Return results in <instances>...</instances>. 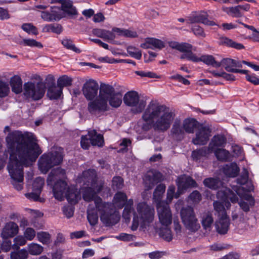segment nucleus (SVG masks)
<instances>
[{
    "instance_id": "f257e3e1",
    "label": "nucleus",
    "mask_w": 259,
    "mask_h": 259,
    "mask_svg": "<svg viewBox=\"0 0 259 259\" xmlns=\"http://www.w3.org/2000/svg\"><path fill=\"white\" fill-rule=\"evenodd\" d=\"M6 141L10 151L7 167L13 179L12 184L15 189L20 191L23 185V165L27 166L30 162L35 161L42 150L35 138L25 136L20 132L10 134Z\"/></svg>"
},
{
    "instance_id": "f03ea898",
    "label": "nucleus",
    "mask_w": 259,
    "mask_h": 259,
    "mask_svg": "<svg viewBox=\"0 0 259 259\" xmlns=\"http://www.w3.org/2000/svg\"><path fill=\"white\" fill-rule=\"evenodd\" d=\"M104 183L100 182L95 188L90 186L84 188L82 191V197L87 202L94 201L96 208L101 213L100 219L106 226L113 225L117 223L120 218L116 213L114 205L111 203L104 202L101 197L97 196L102 190Z\"/></svg>"
},
{
    "instance_id": "7ed1b4c3",
    "label": "nucleus",
    "mask_w": 259,
    "mask_h": 259,
    "mask_svg": "<svg viewBox=\"0 0 259 259\" xmlns=\"http://www.w3.org/2000/svg\"><path fill=\"white\" fill-rule=\"evenodd\" d=\"M174 111L170 110L164 105L151 101L142 116L144 121H153V128L155 131H166L175 117Z\"/></svg>"
},
{
    "instance_id": "20e7f679",
    "label": "nucleus",
    "mask_w": 259,
    "mask_h": 259,
    "mask_svg": "<svg viewBox=\"0 0 259 259\" xmlns=\"http://www.w3.org/2000/svg\"><path fill=\"white\" fill-rule=\"evenodd\" d=\"M62 160L63 155L59 151L44 153L38 160V168L42 173L46 174L53 167L60 164Z\"/></svg>"
},
{
    "instance_id": "39448f33",
    "label": "nucleus",
    "mask_w": 259,
    "mask_h": 259,
    "mask_svg": "<svg viewBox=\"0 0 259 259\" xmlns=\"http://www.w3.org/2000/svg\"><path fill=\"white\" fill-rule=\"evenodd\" d=\"M46 90V84L41 81L36 83L28 81L24 84V95L34 101L41 99L44 97Z\"/></svg>"
},
{
    "instance_id": "423d86ee",
    "label": "nucleus",
    "mask_w": 259,
    "mask_h": 259,
    "mask_svg": "<svg viewBox=\"0 0 259 259\" xmlns=\"http://www.w3.org/2000/svg\"><path fill=\"white\" fill-rule=\"evenodd\" d=\"M180 213L182 222L187 230L195 232L200 229V224L192 207H184L181 209Z\"/></svg>"
},
{
    "instance_id": "0eeeda50",
    "label": "nucleus",
    "mask_w": 259,
    "mask_h": 259,
    "mask_svg": "<svg viewBox=\"0 0 259 259\" xmlns=\"http://www.w3.org/2000/svg\"><path fill=\"white\" fill-rule=\"evenodd\" d=\"M123 100L126 106L135 107L132 109L133 113L135 114L141 113L146 106V101L140 100L138 93L135 91L127 92L124 95Z\"/></svg>"
},
{
    "instance_id": "6e6552de",
    "label": "nucleus",
    "mask_w": 259,
    "mask_h": 259,
    "mask_svg": "<svg viewBox=\"0 0 259 259\" xmlns=\"http://www.w3.org/2000/svg\"><path fill=\"white\" fill-rule=\"evenodd\" d=\"M156 209L160 223L164 226H168L172 223V212L168 203L165 201L156 204Z\"/></svg>"
},
{
    "instance_id": "1a4fd4ad",
    "label": "nucleus",
    "mask_w": 259,
    "mask_h": 259,
    "mask_svg": "<svg viewBox=\"0 0 259 259\" xmlns=\"http://www.w3.org/2000/svg\"><path fill=\"white\" fill-rule=\"evenodd\" d=\"M168 44L171 48L184 53L180 56L181 59L193 61L195 54L192 52L193 47L192 45L187 42L180 43L175 41H169L168 42Z\"/></svg>"
},
{
    "instance_id": "9d476101",
    "label": "nucleus",
    "mask_w": 259,
    "mask_h": 259,
    "mask_svg": "<svg viewBox=\"0 0 259 259\" xmlns=\"http://www.w3.org/2000/svg\"><path fill=\"white\" fill-rule=\"evenodd\" d=\"M46 83L48 87L47 96L51 100H56L62 94V90L56 84L55 77L52 74H49L46 78Z\"/></svg>"
},
{
    "instance_id": "9b49d317",
    "label": "nucleus",
    "mask_w": 259,
    "mask_h": 259,
    "mask_svg": "<svg viewBox=\"0 0 259 259\" xmlns=\"http://www.w3.org/2000/svg\"><path fill=\"white\" fill-rule=\"evenodd\" d=\"M99 85L92 79H89L83 84L82 88L83 95L88 100H93L98 94Z\"/></svg>"
},
{
    "instance_id": "f8f14e48",
    "label": "nucleus",
    "mask_w": 259,
    "mask_h": 259,
    "mask_svg": "<svg viewBox=\"0 0 259 259\" xmlns=\"http://www.w3.org/2000/svg\"><path fill=\"white\" fill-rule=\"evenodd\" d=\"M108 108L107 102L99 96L94 100L90 102L88 106L89 112L91 114L96 116L107 111Z\"/></svg>"
},
{
    "instance_id": "ddd939ff",
    "label": "nucleus",
    "mask_w": 259,
    "mask_h": 259,
    "mask_svg": "<svg viewBox=\"0 0 259 259\" xmlns=\"http://www.w3.org/2000/svg\"><path fill=\"white\" fill-rule=\"evenodd\" d=\"M138 214L144 223H149L154 219V209L145 202L139 203L137 207Z\"/></svg>"
},
{
    "instance_id": "4468645a",
    "label": "nucleus",
    "mask_w": 259,
    "mask_h": 259,
    "mask_svg": "<svg viewBox=\"0 0 259 259\" xmlns=\"http://www.w3.org/2000/svg\"><path fill=\"white\" fill-rule=\"evenodd\" d=\"M162 174L156 170H150L145 175L144 181L146 190L152 189L162 180Z\"/></svg>"
},
{
    "instance_id": "2eb2a0df",
    "label": "nucleus",
    "mask_w": 259,
    "mask_h": 259,
    "mask_svg": "<svg viewBox=\"0 0 259 259\" xmlns=\"http://www.w3.org/2000/svg\"><path fill=\"white\" fill-rule=\"evenodd\" d=\"M211 130L207 127L202 125L196 133V137L192 140L194 145H205L209 139Z\"/></svg>"
},
{
    "instance_id": "dca6fc26",
    "label": "nucleus",
    "mask_w": 259,
    "mask_h": 259,
    "mask_svg": "<svg viewBox=\"0 0 259 259\" xmlns=\"http://www.w3.org/2000/svg\"><path fill=\"white\" fill-rule=\"evenodd\" d=\"M61 9L64 18L72 19L75 18L78 15L77 10L70 0L63 1L62 3Z\"/></svg>"
},
{
    "instance_id": "f3484780",
    "label": "nucleus",
    "mask_w": 259,
    "mask_h": 259,
    "mask_svg": "<svg viewBox=\"0 0 259 259\" xmlns=\"http://www.w3.org/2000/svg\"><path fill=\"white\" fill-rule=\"evenodd\" d=\"M68 188L67 184L65 181L61 180L57 181L54 184L53 188V194L55 198L62 201Z\"/></svg>"
},
{
    "instance_id": "a211bd4d",
    "label": "nucleus",
    "mask_w": 259,
    "mask_h": 259,
    "mask_svg": "<svg viewBox=\"0 0 259 259\" xmlns=\"http://www.w3.org/2000/svg\"><path fill=\"white\" fill-rule=\"evenodd\" d=\"M185 132L181 120L176 119L170 130V134L172 138L177 141H181L184 138Z\"/></svg>"
},
{
    "instance_id": "6ab92c4d",
    "label": "nucleus",
    "mask_w": 259,
    "mask_h": 259,
    "mask_svg": "<svg viewBox=\"0 0 259 259\" xmlns=\"http://www.w3.org/2000/svg\"><path fill=\"white\" fill-rule=\"evenodd\" d=\"M83 181L88 186H91L95 188L96 186L100 182L97 181L96 171L94 169H88L82 172Z\"/></svg>"
},
{
    "instance_id": "aec40b11",
    "label": "nucleus",
    "mask_w": 259,
    "mask_h": 259,
    "mask_svg": "<svg viewBox=\"0 0 259 259\" xmlns=\"http://www.w3.org/2000/svg\"><path fill=\"white\" fill-rule=\"evenodd\" d=\"M18 230V225L14 222H10L6 224L1 235L3 239H8L16 235Z\"/></svg>"
},
{
    "instance_id": "412c9836",
    "label": "nucleus",
    "mask_w": 259,
    "mask_h": 259,
    "mask_svg": "<svg viewBox=\"0 0 259 259\" xmlns=\"http://www.w3.org/2000/svg\"><path fill=\"white\" fill-rule=\"evenodd\" d=\"M219 64L220 66H223L227 71L230 72H234L236 68L242 67V65L238 60L231 58H224L219 62Z\"/></svg>"
},
{
    "instance_id": "4be33fe9",
    "label": "nucleus",
    "mask_w": 259,
    "mask_h": 259,
    "mask_svg": "<svg viewBox=\"0 0 259 259\" xmlns=\"http://www.w3.org/2000/svg\"><path fill=\"white\" fill-rule=\"evenodd\" d=\"M115 91L113 86L102 83L100 85L99 97L108 102V99L115 93Z\"/></svg>"
},
{
    "instance_id": "5701e85b",
    "label": "nucleus",
    "mask_w": 259,
    "mask_h": 259,
    "mask_svg": "<svg viewBox=\"0 0 259 259\" xmlns=\"http://www.w3.org/2000/svg\"><path fill=\"white\" fill-rule=\"evenodd\" d=\"M64 196L67 201L71 204H76L80 199V194L78 190L73 187H69L66 190Z\"/></svg>"
},
{
    "instance_id": "b1692460",
    "label": "nucleus",
    "mask_w": 259,
    "mask_h": 259,
    "mask_svg": "<svg viewBox=\"0 0 259 259\" xmlns=\"http://www.w3.org/2000/svg\"><path fill=\"white\" fill-rule=\"evenodd\" d=\"M229 225V218L227 215H223L215 224L217 232L221 234H226L228 231Z\"/></svg>"
},
{
    "instance_id": "393cba45",
    "label": "nucleus",
    "mask_w": 259,
    "mask_h": 259,
    "mask_svg": "<svg viewBox=\"0 0 259 259\" xmlns=\"http://www.w3.org/2000/svg\"><path fill=\"white\" fill-rule=\"evenodd\" d=\"M183 125L186 133H193L195 130L198 131L202 124L194 119H186L183 121Z\"/></svg>"
},
{
    "instance_id": "a878e982",
    "label": "nucleus",
    "mask_w": 259,
    "mask_h": 259,
    "mask_svg": "<svg viewBox=\"0 0 259 259\" xmlns=\"http://www.w3.org/2000/svg\"><path fill=\"white\" fill-rule=\"evenodd\" d=\"M200 61L214 67L218 68L220 67L219 62L215 61V58L212 55H202L200 57H198L195 55L192 61L194 62Z\"/></svg>"
},
{
    "instance_id": "bb28decb",
    "label": "nucleus",
    "mask_w": 259,
    "mask_h": 259,
    "mask_svg": "<svg viewBox=\"0 0 259 259\" xmlns=\"http://www.w3.org/2000/svg\"><path fill=\"white\" fill-rule=\"evenodd\" d=\"M226 144V138L224 135H217L212 138L209 144L208 147L212 152L214 150L215 147H225Z\"/></svg>"
},
{
    "instance_id": "cd10ccee",
    "label": "nucleus",
    "mask_w": 259,
    "mask_h": 259,
    "mask_svg": "<svg viewBox=\"0 0 259 259\" xmlns=\"http://www.w3.org/2000/svg\"><path fill=\"white\" fill-rule=\"evenodd\" d=\"M88 136L90 137V142L93 146H98V147L103 146V136L101 134H98L95 130L89 131Z\"/></svg>"
},
{
    "instance_id": "c85d7f7f",
    "label": "nucleus",
    "mask_w": 259,
    "mask_h": 259,
    "mask_svg": "<svg viewBox=\"0 0 259 259\" xmlns=\"http://www.w3.org/2000/svg\"><path fill=\"white\" fill-rule=\"evenodd\" d=\"M197 186L196 181L191 177L182 178L179 180L178 187L179 189L186 190L189 188H194Z\"/></svg>"
},
{
    "instance_id": "c756f323",
    "label": "nucleus",
    "mask_w": 259,
    "mask_h": 259,
    "mask_svg": "<svg viewBox=\"0 0 259 259\" xmlns=\"http://www.w3.org/2000/svg\"><path fill=\"white\" fill-rule=\"evenodd\" d=\"M65 176V170L61 167H57L52 170L49 174L47 183L48 185H52V183L57 179L63 178Z\"/></svg>"
},
{
    "instance_id": "7c9ffc66",
    "label": "nucleus",
    "mask_w": 259,
    "mask_h": 259,
    "mask_svg": "<svg viewBox=\"0 0 259 259\" xmlns=\"http://www.w3.org/2000/svg\"><path fill=\"white\" fill-rule=\"evenodd\" d=\"M12 91L15 93L18 94L22 91V81L20 76L15 75L11 78L10 81Z\"/></svg>"
},
{
    "instance_id": "2f4dec72",
    "label": "nucleus",
    "mask_w": 259,
    "mask_h": 259,
    "mask_svg": "<svg viewBox=\"0 0 259 259\" xmlns=\"http://www.w3.org/2000/svg\"><path fill=\"white\" fill-rule=\"evenodd\" d=\"M190 21L192 23H202L209 26L215 25L214 22L208 19V15L206 13H203L192 17Z\"/></svg>"
},
{
    "instance_id": "473e14b6",
    "label": "nucleus",
    "mask_w": 259,
    "mask_h": 259,
    "mask_svg": "<svg viewBox=\"0 0 259 259\" xmlns=\"http://www.w3.org/2000/svg\"><path fill=\"white\" fill-rule=\"evenodd\" d=\"M239 170V167L235 163L226 164L223 167L224 173L229 177H236L238 175Z\"/></svg>"
},
{
    "instance_id": "72a5a7b5",
    "label": "nucleus",
    "mask_w": 259,
    "mask_h": 259,
    "mask_svg": "<svg viewBox=\"0 0 259 259\" xmlns=\"http://www.w3.org/2000/svg\"><path fill=\"white\" fill-rule=\"evenodd\" d=\"M219 44L220 45L231 47L237 50H241L244 48L242 44L237 43L227 37H221L219 38Z\"/></svg>"
},
{
    "instance_id": "f704fd0d",
    "label": "nucleus",
    "mask_w": 259,
    "mask_h": 259,
    "mask_svg": "<svg viewBox=\"0 0 259 259\" xmlns=\"http://www.w3.org/2000/svg\"><path fill=\"white\" fill-rule=\"evenodd\" d=\"M127 201V198L125 193L120 191L115 194L114 202L119 208H123Z\"/></svg>"
},
{
    "instance_id": "c9c22d12",
    "label": "nucleus",
    "mask_w": 259,
    "mask_h": 259,
    "mask_svg": "<svg viewBox=\"0 0 259 259\" xmlns=\"http://www.w3.org/2000/svg\"><path fill=\"white\" fill-rule=\"evenodd\" d=\"M211 152L212 151H210L209 147L207 148L205 147H202L199 149L193 150L192 153V157L194 160L197 161L204 157L207 156V155Z\"/></svg>"
},
{
    "instance_id": "e433bc0d",
    "label": "nucleus",
    "mask_w": 259,
    "mask_h": 259,
    "mask_svg": "<svg viewBox=\"0 0 259 259\" xmlns=\"http://www.w3.org/2000/svg\"><path fill=\"white\" fill-rule=\"evenodd\" d=\"M62 26L58 23H52L46 24L42 29L44 32H53L57 34H60L63 31Z\"/></svg>"
},
{
    "instance_id": "4c0bfd02",
    "label": "nucleus",
    "mask_w": 259,
    "mask_h": 259,
    "mask_svg": "<svg viewBox=\"0 0 259 259\" xmlns=\"http://www.w3.org/2000/svg\"><path fill=\"white\" fill-rule=\"evenodd\" d=\"M44 247L37 243H31L27 245L28 254L32 255H38L43 251Z\"/></svg>"
},
{
    "instance_id": "58836bf2",
    "label": "nucleus",
    "mask_w": 259,
    "mask_h": 259,
    "mask_svg": "<svg viewBox=\"0 0 259 259\" xmlns=\"http://www.w3.org/2000/svg\"><path fill=\"white\" fill-rule=\"evenodd\" d=\"M98 210L96 208H89L87 211V219L91 226L96 225L98 222Z\"/></svg>"
},
{
    "instance_id": "ea45409f",
    "label": "nucleus",
    "mask_w": 259,
    "mask_h": 259,
    "mask_svg": "<svg viewBox=\"0 0 259 259\" xmlns=\"http://www.w3.org/2000/svg\"><path fill=\"white\" fill-rule=\"evenodd\" d=\"M133 200L130 199L126 202V205L124 206V208L122 213V217L125 220V222H129L131 218V213L134 211L133 207Z\"/></svg>"
},
{
    "instance_id": "a19ab883",
    "label": "nucleus",
    "mask_w": 259,
    "mask_h": 259,
    "mask_svg": "<svg viewBox=\"0 0 259 259\" xmlns=\"http://www.w3.org/2000/svg\"><path fill=\"white\" fill-rule=\"evenodd\" d=\"M244 199L247 201L249 204L244 201H241L239 203V206L241 209L245 212H248L249 210V206H253L254 204V199L251 195H247L244 197Z\"/></svg>"
},
{
    "instance_id": "79ce46f5",
    "label": "nucleus",
    "mask_w": 259,
    "mask_h": 259,
    "mask_svg": "<svg viewBox=\"0 0 259 259\" xmlns=\"http://www.w3.org/2000/svg\"><path fill=\"white\" fill-rule=\"evenodd\" d=\"M108 101L111 107L118 108L122 103V94L119 92H116L108 99Z\"/></svg>"
},
{
    "instance_id": "37998d69",
    "label": "nucleus",
    "mask_w": 259,
    "mask_h": 259,
    "mask_svg": "<svg viewBox=\"0 0 259 259\" xmlns=\"http://www.w3.org/2000/svg\"><path fill=\"white\" fill-rule=\"evenodd\" d=\"M53 22L59 21L64 18V15L62 12L61 6H52L50 8Z\"/></svg>"
},
{
    "instance_id": "c03bdc74",
    "label": "nucleus",
    "mask_w": 259,
    "mask_h": 259,
    "mask_svg": "<svg viewBox=\"0 0 259 259\" xmlns=\"http://www.w3.org/2000/svg\"><path fill=\"white\" fill-rule=\"evenodd\" d=\"M166 187L165 185L160 184L157 186L153 193V199L156 202V203L161 202L163 194L165 191Z\"/></svg>"
},
{
    "instance_id": "a18cd8bd",
    "label": "nucleus",
    "mask_w": 259,
    "mask_h": 259,
    "mask_svg": "<svg viewBox=\"0 0 259 259\" xmlns=\"http://www.w3.org/2000/svg\"><path fill=\"white\" fill-rule=\"evenodd\" d=\"M213 220L211 214L206 213L204 214L202 219L201 224L205 230H210Z\"/></svg>"
},
{
    "instance_id": "49530a36",
    "label": "nucleus",
    "mask_w": 259,
    "mask_h": 259,
    "mask_svg": "<svg viewBox=\"0 0 259 259\" xmlns=\"http://www.w3.org/2000/svg\"><path fill=\"white\" fill-rule=\"evenodd\" d=\"M159 235L166 241L169 242L172 239L171 231L168 226L160 228L159 231Z\"/></svg>"
},
{
    "instance_id": "de8ad7c7",
    "label": "nucleus",
    "mask_w": 259,
    "mask_h": 259,
    "mask_svg": "<svg viewBox=\"0 0 259 259\" xmlns=\"http://www.w3.org/2000/svg\"><path fill=\"white\" fill-rule=\"evenodd\" d=\"M214 152L217 158L220 161H226L229 159L230 153L226 149H217Z\"/></svg>"
},
{
    "instance_id": "09e8293b",
    "label": "nucleus",
    "mask_w": 259,
    "mask_h": 259,
    "mask_svg": "<svg viewBox=\"0 0 259 259\" xmlns=\"http://www.w3.org/2000/svg\"><path fill=\"white\" fill-rule=\"evenodd\" d=\"M28 252L25 249H22L17 251H12L10 253L11 259H27Z\"/></svg>"
},
{
    "instance_id": "8fccbe9b",
    "label": "nucleus",
    "mask_w": 259,
    "mask_h": 259,
    "mask_svg": "<svg viewBox=\"0 0 259 259\" xmlns=\"http://www.w3.org/2000/svg\"><path fill=\"white\" fill-rule=\"evenodd\" d=\"M38 240L43 244H48L51 242V235L46 232H39L37 233Z\"/></svg>"
},
{
    "instance_id": "3c124183",
    "label": "nucleus",
    "mask_w": 259,
    "mask_h": 259,
    "mask_svg": "<svg viewBox=\"0 0 259 259\" xmlns=\"http://www.w3.org/2000/svg\"><path fill=\"white\" fill-rule=\"evenodd\" d=\"M72 82V79L67 75H63L60 77L57 80V85L60 87L62 90L64 87L70 85Z\"/></svg>"
},
{
    "instance_id": "603ef678",
    "label": "nucleus",
    "mask_w": 259,
    "mask_h": 259,
    "mask_svg": "<svg viewBox=\"0 0 259 259\" xmlns=\"http://www.w3.org/2000/svg\"><path fill=\"white\" fill-rule=\"evenodd\" d=\"M62 44L68 50H72L77 53H80L81 52V51L75 46L72 41L70 39H63L62 40Z\"/></svg>"
},
{
    "instance_id": "864d4df0",
    "label": "nucleus",
    "mask_w": 259,
    "mask_h": 259,
    "mask_svg": "<svg viewBox=\"0 0 259 259\" xmlns=\"http://www.w3.org/2000/svg\"><path fill=\"white\" fill-rule=\"evenodd\" d=\"M45 181L44 179L40 178L38 177L36 178L32 184V188L34 191H36L38 193L40 194L43 186L44 185Z\"/></svg>"
},
{
    "instance_id": "5fc2aeb1",
    "label": "nucleus",
    "mask_w": 259,
    "mask_h": 259,
    "mask_svg": "<svg viewBox=\"0 0 259 259\" xmlns=\"http://www.w3.org/2000/svg\"><path fill=\"white\" fill-rule=\"evenodd\" d=\"M14 243L13 245V248L18 250L20 246H22L26 243V239L23 236H17L14 239Z\"/></svg>"
},
{
    "instance_id": "6e6d98bb",
    "label": "nucleus",
    "mask_w": 259,
    "mask_h": 259,
    "mask_svg": "<svg viewBox=\"0 0 259 259\" xmlns=\"http://www.w3.org/2000/svg\"><path fill=\"white\" fill-rule=\"evenodd\" d=\"M127 52L130 56L138 60L141 59L142 53L138 49L132 46H129L127 48Z\"/></svg>"
},
{
    "instance_id": "4d7b16f0",
    "label": "nucleus",
    "mask_w": 259,
    "mask_h": 259,
    "mask_svg": "<svg viewBox=\"0 0 259 259\" xmlns=\"http://www.w3.org/2000/svg\"><path fill=\"white\" fill-rule=\"evenodd\" d=\"M218 181L217 179L212 178H206L203 181L205 186L214 190L218 188Z\"/></svg>"
},
{
    "instance_id": "13d9d810",
    "label": "nucleus",
    "mask_w": 259,
    "mask_h": 259,
    "mask_svg": "<svg viewBox=\"0 0 259 259\" xmlns=\"http://www.w3.org/2000/svg\"><path fill=\"white\" fill-rule=\"evenodd\" d=\"M123 186V180L120 177H114L112 181V187L114 190L121 189Z\"/></svg>"
},
{
    "instance_id": "bf43d9fd",
    "label": "nucleus",
    "mask_w": 259,
    "mask_h": 259,
    "mask_svg": "<svg viewBox=\"0 0 259 259\" xmlns=\"http://www.w3.org/2000/svg\"><path fill=\"white\" fill-rule=\"evenodd\" d=\"M25 46L36 47L38 48H42V45L40 42L33 39H24L21 42Z\"/></svg>"
},
{
    "instance_id": "052dcab7",
    "label": "nucleus",
    "mask_w": 259,
    "mask_h": 259,
    "mask_svg": "<svg viewBox=\"0 0 259 259\" xmlns=\"http://www.w3.org/2000/svg\"><path fill=\"white\" fill-rule=\"evenodd\" d=\"M22 29L28 33H31L34 35L38 34L37 28L31 23H25L22 25Z\"/></svg>"
},
{
    "instance_id": "680f3d73",
    "label": "nucleus",
    "mask_w": 259,
    "mask_h": 259,
    "mask_svg": "<svg viewBox=\"0 0 259 259\" xmlns=\"http://www.w3.org/2000/svg\"><path fill=\"white\" fill-rule=\"evenodd\" d=\"M248 180V172L246 168H243L241 175L237 179L238 184L241 185L247 183Z\"/></svg>"
},
{
    "instance_id": "e2e57ef3",
    "label": "nucleus",
    "mask_w": 259,
    "mask_h": 259,
    "mask_svg": "<svg viewBox=\"0 0 259 259\" xmlns=\"http://www.w3.org/2000/svg\"><path fill=\"white\" fill-rule=\"evenodd\" d=\"M10 92L8 84L0 80V97L4 98L7 96Z\"/></svg>"
},
{
    "instance_id": "0e129e2a",
    "label": "nucleus",
    "mask_w": 259,
    "mask_h": 259,
    "mask_svg": "<svg viewBox=\"0 0 259 259\" xmlns=\"http://www.w3.org/2000/svg\"><path fill=\"white\" fill-rule=\"evenodd\" d=\"M189 199L193 203L196 204L201 200V195L199 191L195 190L190 194Z\"/></svg>"
},
{
    "instance_id": "69168bd1",
    "label": "nucleus",
    "mask_w": 259,
    "mask_h": 259,
    "mask_svg": "<svg viewBox=\"0 0 259 259\" xmlns=\"http://www.w3.org/2000/svg\"><path fill=\"white\" fill-rule=\"evenodd\" d=\"M213 205L214 210L220 214H221L222 216L226 215L225 209L223 203L216 201H214Z\"/></svg>"
},
{
    "instance_id": "338daca9",
    "label": "nucleus",
    "mask_w": 259,
    "mask_h": 259,
    "mask_svg": "<svg viewBox=\"0 0 259 259\" xmlns=\"http://www.w3.org/2000/svg\"><path fill=\"white\" fill-rule=\"evenodd\" d=\"M150 43L151 44V46H152L151 49L157 48L159 49H161L164 47V42L159 40L158 39L150 38Z\"/></svg>"
},
{
    "instance_id": "774afa93",
    "label": "nucleus",
    "mask_w": 259,
    "mask_h": 259,
    "mask_svg": "<svg viewBox=\"0 0 259 259\" xmlns=\"http://www.w3.org/2000/svg\"><path fill=\"white\" fill-rule=\"evenodd\" d=\"M90 137L88 135L82 136L81 137L80 145L83 149H88L90 147Z\"/></svg>"
}]
</instances>
